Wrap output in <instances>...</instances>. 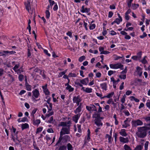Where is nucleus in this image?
Segmentation results:
<instances>
[{"label": "nucleus", "instance_id": "nucleus-1", "mask_svg": "<svg viewBox=\"0 0 150 150\" xmlns=\"http://www.w3.org/2000/svg\"><path fill=\"white\" fill-rule=\"evenodd\" d=\"M137 131L136 134L138 137L144 138L147 134V131L150 129V127H139L137 128Z\"/></svg>", "mask_w": 150, "mask_h": 150}, {"label": "nucleus", "instance_id": "nucleus-2", "mask_svg": "<svg viewBox=\"0 0 150 150\" xmlns=\"http://www.w3.org/2000/svg\"><path fill=\"white\" fill-rule=\"evenodd\" d=\"M110 66L111 68L114 69L120 68L122 70L123 69V65L120 63H117L115 64H111L110 65Z\"/></svg>", "mask_w": 150, "mask_h": 150}, {"label": "nucleus", "instance_id": "nucleus-3", "mask_svg": "<svg viewBox=\"0 0 150 150\" xmlns=\"http://www.w3.org/2000/svg\"><path fill=\"white\" fill-rule=\"evenodd\" d=\"M62 132V134H69L70 133V125H68L67 127H63L61 129L60 132Z\"/></svg>", "mask_w": 150, "mask_h": 150}, {"label": "nucleus", "instance_id": "nucleus-4", "mask_svg": "<svg viewBox=\"0 0 150 150\" xmlns=\"http://www.w3.org/2000/svg\"><path fill=\"white\" fill-rule=\"evenodd\" d=\"M132 126L134 127H136L137 126L142 125L143 124L142 122L139 120H132Z\"/></svg>", "mask_w": 150, "mask_h": 150}, {"label": "nucleus", "instance_id": "nucleus-5", "mask_svg": "<svg viewBox=\"0 0 150 150\" xmlns=\"http://www.w3.org/2000/svg\"><path fill=\"white\" fill-rule=\"evenodd\" d=\"M18 131H17L16 133H11V135L12 137V139L14 142H17V141H18V142H19L18 137L17 134H18Z\"/></svg>", "mask_w": 150, "mask_h": 150}, {"label": "nucleus", "instance_id": "nucleus-6", "mask_svg": "<svg viewBox=\"0 0 150 150\" xmlns=\"http://www.w3.org/2000/svg\"><path fill=\"white\" fill-rule=\"evenodd\" d=\"M47 84H46L44 86H42L44 93L47 95H50V92L47 88Z\"/></svg>", "mask_w": 150, "mask_h": 150}, {"label": "nucleus", "instance_id": "nucleus-7", "mask_svg": "<svg viewBox=\"0 0 150 150\" xmlns=\"http://www.w3.org/2000/svg\"><path fill=\"white\" fill-rule=\"evenodd\" d=\"M25 5L26 10L29 13H31V14H32L33 13V12H30V10L31 9L30 2L29 1H28V3H27L26 2L25 3Z\"/></svg>", "mask_w": 150, "mask_h": 150}, {"label": "nucleus", "instance_id": "nucleus-8", "mask_svg": "<svg viewBox=\"0 0 150 150\" xmlns=\"http://www.w3.org/2000/svg\"><path fill=\"white\" fill-rule=\"evenodd\" d=\"M72 100L74 103L80 102L81 100L79 96H75L74 97Z\"/></svg>", "mask_w": 150, "mask_h": 150}, {"label": "nucleus", "instance_id": "nucleus-9", "mask_svg": "<svg viewBox=\"0 0 150 150\" xmlns=\"http://www.w3.org/2000/svg\"><path fill=\"white\" fill-rule=\"evenodd\" d=\"M119 140L120 142L123 143H127L129 142V138L127 137L125 138L120 137H119Z\"/></svg>", "mask_w": 150, "mask_h": 150}, {"label": "nucleus", "instance_id": "nucleus-10", "mask_svg": "<svg viewBox=\"0 0 150 150\" xmlns=\"http://www.w3.org/2000/svg\"><path fill=\"white\" fill-rule=\"evenodd\" d=\"M95 124L98 127L102 126L103 125V123L101 122V120L99 119H96L94 120Z\"/></svg>", "mask_w": 150, "mask_h": 150}, {"label": "nucleus", "instance_id": "nucleus-11", "mask_svg": "<svg viewBox=\"0 0 150 150\" xmlns=\"http://www.w3.org/2000/svg\"><path fill=\"white\" fill-rule=\"evenodd\" d=\"M81 114L80 113H78L73 116L72 117V120L75 122V123H76L78 122V120L80 118Z\"/></svg>", "mask_w": 150, "mask_h": 150}, {"label": "nucleus", "instance_id": "nucleus-12", "mask_svg": "<svg viewBox=\"0 0 150 150\" xmlns=\"http://www.w3.org/2000/svg\"><path fill=\"white\" fill-rule=\"evenodd\" d=\"M33 96L36 98H37L40 95L39 91L37 89H35L33 91Z\"/></svg>", "mask_w": 150, "mask_h": 150}, {"label": "nucleus", "instance_id": "nucleus-13", "mask_svg": "<svg viewBox=\"0 0 150 150\" xmlns=\"http://www.w3.org/2000/svg\"><path fill=\"white\" fill-rule=\"evenodd\" d=\"M90 11L89 8H85L84 6H83L81 9L80 11L82 13L86 12L88 13Z\"/></svg>", "mask_w": 150, "mask_h": 150}, {"label": "nucleus", "instance_id": "nucleus-14", "mask_svg": "<svg viewBox=\"0 0 150 150\" xmlns=\"http://www.w3.org/2000/svg\"><path fill=\"white\" fill-rule=\"evenodd\" d=\"M89 80L88 78H86L84 79L81 80L80 82L82 84L87 85L88 82Z\"/></svg>", "mask_w": 150, "mask_h": 150}, {"label": "nucleus", "instance_id": "nucleus-15", "mask_svg": "<svg viewBox=\"0 0 150 150\" xmlns=\"http://www.w3.org/2000/svg\"><path fill=\"white\" fill-rule=\"evenodd\" d=\"M130 120H129V118H127L124 122L125 124L122 125L123 127L126 128L127 127L129 126V124L128 122H129Z\"/></svg>", "mask_w": 150, "mask_h": 150}, {"label": "nucleus", "instance_id": "nucleus-16", "mask_svg": "<svg viewBox=\"0 0 150 150\" xmlns=\"http://www.w3.org/2000/svg\"><path fill=\"white\" fill-rule=\"evenodd\" d=\"M136 69L138 74L139 76H141L142 73V69L139 67H137Z\"/></svg>", "mask_w": 150, "mask_h": 150}, {"label": "nucleus", "instance_id": "nucleus-17", "mask_svg": "<svg viewBox=\"0 0 150 150\" xmlns=\"http://www.w3.org/2000/svg\"><path fill=\"white\" fill-rule=\"evenodd\" d=\"M64 134H62V132H60V137L59 138V140L57 142V143L55 144V146H57L58 145V144L59 143H60L61 142L62 140V139H63V135Z\"/></svg>", "mask_w": 150, "mask_h": 150}, {"label": "nucleus", "instance_id": "nucleus-18", "mask_svg": "<svg viewBox=\"0 0 150 150\" xmlns=\"http://www.w3.org/2000/svg\"><path fill=\"white\" fill-rule=\"evenodd\" d=\"M125 131L126 130L125 129H122L119 133L121 135L124 137H126L127 135V134Z\"/></svg>", "mask_w": 150, "mask_h": 150}, {"label": "nucleus", "instance_id": "nucleus-19", "mask_svg": "<svg viewBox=\"0 0 150 150\" xmlns=\"http://www.w3.org/2000/svg\"><path fill=\"white\" fill-rule=\"evenodd\" d=\"M66 148H67L68 150H73L74 147L70 143H68L67 145Z\"/></svg>", "mask_w": 150, "mask_h": 150}, {"label": "nucleus", "instance_id": "nucleus-20", "mask_svg": "<svg viewBox=\"0 0 150 150\" xmlns=\"http://www.w3.org/2000/svg\"><path fill=\"white\" fill-rule=\"evenodd\" d=\"M100 85L103 89L105 90V91L107 90V86L106 83H104L100 84Z\"/></svg>", "mask_w": 150, "mask_h": 150}, {"label": "nucleus", "instance_id": "nucleus-21", "mask_svg": "<svg viewBox=\"0 0 150 150\" xmlns=\"http://www.w3.org/2000/svg\"><path fill=\"white\" fill-rule=\"evenodd\" d=\"M40 122V120H35L34 118L33 119V124L34 125H38Z\"/></svg>", "mask_w": 150, "mask_h": 150}, {"label": "nucleus", "instance_id": "nucleus-22", "mask_svg": "<svg viewBox=\"0 0 150 150\" xmlns=\"http://www.w3.org/2000/svg\"><path fill=\"white\" fill-rule=\"evenodd\" d=\"M82 110V108H80L78 107L74 110V112L76 114L80 112Z\"/></svg>", "mask_w": 150, "mask_h": 150}, {"label": "nucleus", "instance_id": "nucleus-23", "mask_svg": "<svg viewBox=\"0 0 150 150\" xmlns=\"http://www.w3.org/2000/svg\"><path fill=\"white\" fill-rule=\"evenodd\" d=\"M29 125L27 123L23 124L22 125L21 128L22 130L24 129L28 128L29 127Z\"/></svg>", "mask_w": 150, "mask_h": 150}, {"label": "nucleus", "instance_id": "nucleus-24", "mask_svg": "<svg viewBox=\"0 0 150 150\" xmlns=\"http://www.w3.org/2000/svg\"><path fill=\"white\" fill-rule=\"evenodd\" d=\"M2 52L3 53H6V54L9 53L11 54H14L16 53V52L15 51H13V50L11 51H3Z\"/></svg>", "mask_w": 150, "mask_h": 150}, {"label": "nucleus", "instance_id": "nucleus-25", "mask_svg": "<svg viewBox=\"0 0 150 150\" xmlns=\"http://www.w3.org/2000/svg\"><path fill=\"white\" fill-rule=\"evenodd\" d=\"M129 98H130V100L132 101L134 100L136 102H139V101L138 99L135 98V97L133 96H130L129 97Z\"/></svg>", "mask_w": 150, "mask_h": 150}, {"label": "nucleus", "instance_id": "nucleus-26", "mask_svg": "<svg viewBox=\"0 0 150 150\" xmlns=\"http://www.w3.org/2000/svg\"><path fill=\"white\" fill-rule=\"evenodd\" d=\"M124 148L125 150H132L131 148L127 144L124 145Z\"/></svg>", "mask_w": 150, "mask_h": 150}, {"label": "nucleus", "instance_id": "nucleus-27", "mask_svg": "<svg viewBox=\"0 0 150 150\" xmlns=\"http://www.w3.org/2000/svg\"><path fill=\"white\" fill-rule=\"evenodd\" d=\"M66 88L67 90H68L69 92H72L74 90V88L71 87V86L70 85L67 86Z\"/></svg>", "mask_w": 150, "mask_h": 150}, {"label": "nucleus", "instance_id": "nucleus-28", "mask_svg": "<svg viewBox=\"0 0 150 150\" xmlns=\"http://www.w3.org/2000/svg\"><path fill=\"white\" fill-rule=\"evenodd\" d=\"M143 148V145H138L134 149L135 150H142Z\"/></svg>", "mask_w": 150, "mask_h": 150}, {"label": "nucleus", "instance_id": "nucleus-29", "mask_svg": "<svg viewBox=\"0 0 150 150\" xmlns=\"http://www.w3.org/2000/svg\"><path fill=\"white\" fill-rule=\"evenodd\" d=\"M100 115L98 113H95L93 115V117L98 119L100 117Z\"/></svg>", "mask_w": 150, "mask_h": 150}, {"label": "nucleus", "instance_id": "nucleus-30", "mask_svg": "<svg viewBox=\"0 0 150 150\" xmlns=\"http://www.w3.org/2000/svg\"><path fill=\"white\" fill-rule=\"evenodd\" d=\"M90 135L87 134V138L85 140V144H86V143L88 142H89V140L90 139Z\"/></svg>", "mask_w": 150, "mask_h": 150}, {"label": "nucleus", "instance_id": "nucleus-31", "mask_svg": "<svg viewBox=\"0 0 150 150\" xmlns=\"http://www.w3.org/2000/svg\"><path fill=\"white\" fill-rule=\"evenodd\" d=\"M92 89L91 88H86L85 92L87 93H90L92 92Z\"/></svg>", "mask_w": 150, "mask_h": 150}, {"label": "nucleus", "instance_id": "nucleus-32", "mask_svg": "<svg viewBox=\"0 0 150 150\" xmlns=\"http://www.w3.org/2000/svg\"><path fill=\"white\" fill-rule=\"evenodd\" d=\"M146 56H145L144 57L143 59L140 61L143 64H145L147 63V61L146 59Z\"/></svg>", "mask_w": 150, "mask_h": 150}, {"label": "nucleus", "instance_id": "nucleus-33", "mask_svg": "<svg viewBox=\"0 0 150 150\" xmlns=\"http://www.w3.org/2000/svg\"><path fill=\"white\" fill-rule=\"evenodd\" d=\"M46 18L48 19L50 16V12L48 10H47L45 11Z\"/></svg>", "mask_w": 150, "mask_h": 150}, {"label": "nucleus", "instance_id": "nucleus-34", "mask_svg": "<svg viewBox=\"0 0 150 150\" xmlns=\"http://www.w3.org/2000/svg\"><path fill=\"white\" fill-rule=\"evenodd\" d=\"M85 57L83 55L79 57V60L80 62H82L84 60H85Z\"/></svg>", "mask_w": 150, "mask_h": 150}, {"label": "nucleus", "instance_id": "nucleus-35", "mask_svg": "<svg viewBox=\"0 0 150 150\" xmlns=\"http://www.w3.org/2000/svg\"><path fill=\"white\" fill-rule=\"evenodd\" d=\"M142 55V52L139 51L138 53H137V56L139 58V59H140Z\"/></svg>", "mask_w": 150, "mask_h": 150}, {"label": "nucleus", "instance_id": "nucleus-36", "mask_svg": "<svg viewBox=\"0 0 150 150\" xmlns=\"http://www.w3.org/2000/svg\"><path fill=\"white\" fill-rule=\"evenodd\" d=\"M149 144V142L148 141H146L145 144H144V150H147L148 148V146Z\"/></svg>", "mask_w": 150, "mask_h": 150}, {"label": "nucleus", "instance_id": "nucleus-37", "mask_svg": "<svg viewBox=\"0 0 150 150\" xmlns=\"http://www.w3.org/2000/svg\"><path fill=\"white\" fill-rule=\"evenodd\" d=\"M60 125L64 127H66L67 126V123L65 122H61Z\"/></svg>", "mask_w": 150, "mask_h": 150}, {"label": "nucleus", "instance_id": "nucleus-38", "mask_svg": "<svg viewBox=\"0 0 150 150\" xmlns=\"http://www.w3.org/2000/svg\"><path fill=\"white\" fill-rule=\"evenodd\" d=\"M126 97V96L125 95H124L122 97L121 99V101L122 103H124L125 102Z\"/></svg>", "mask_w": 150, "mask_h": 150}, {"label": "nucleus", "instance_id": "nucleus-39", "mask_svg": "<svg viewBox=\"0 0 150 150\" xmlns=\"http://www.w3.org/2000/svg\"><path fill=\"white\" fill-rule=\"evenodd\" d=\"M114 94V92H111V93H108L107 95L108 98H110L112 97Z\"/></svg>", "mask_w": 150, "mask_h": 150}, {"label": "nucleus", "instance_id": "nucleus-40", "mask_svg": "<svg viewBox=\"0 0 150 150\" xmlns=\"http://www.w3.org/2000/svg\"><path fill=\"white\" fill-rule=\"evenodd\" d=\"M19 67V64H16L15 65V66L13 68V69L15 71V72H16L17 70L16 69H18Z\"/></svg>", "mask_w": 150, "mask_h": 150}, {"label": "nucleus", "instance_id": "nucleus-41", "mask_svg": "<svg viewBox=\"0 0 150 150\" xmlns=\"http://www.w3.org/2000/svg\"><path fill=\"white\" fill-rule=\"evenodd\" d=\"M58 150H67L66 146L64 145L61 146L59 147Z\"/></svg>", "mask_w": 150, "mask_h": 150}, {"label": "nucleus", "instance_id": "nucleus-42", "mask_svg": "<svg viewBox=\"0 0 150 150\" xmlns=\"http://www.w3.org/2000/svg\"><path fill=\"white\" fill-rule=\"evenodd\" d=\"M11 130V133H14L16 132V129L13 127V126L12 127V128L10 129Z\"/></svg>", "mask_w": 150, "mask_h": 150}, {"label": "nucleus", "instance_id": "nucleus-43", "mask_svg": "<svg viewBox=\"0 0 150 150\" xmlns=\"http://www.w3.org/2000/svg\"><path fill=\"white\" fill-rule=\"evenodd\" d=\"M91 110H92V111H97V109L96 106L93 105H91Z\"/></svg>", "mask_w": 150, "mask_h": 150}, {"label": "nucleus", "instance_id": "nucleus-44", "mask_svg": "<svg viewBox=\"0 0 150 150\" xmlns=\"http://www.w3.org/2000/svg\"><path fill=\"white\" fill-rule=\"evenodd\" d=\"M33 146L34 149L37 150H40L39 148L37 146V145L35 143V142H33Z\"/></svg>", "mask_w": 150, "mask_h": 150}, {"label": "nucleus", "instance_id": "nucleus-45", "mask_svg": "<svg viewBox=\"0 0 150 150\" xmlns=\"http://www.w3.org/2000/svg\"><path fill=\"white\" fill-rule=\"evenodd\" d=\"M26 86L28 91H30L31 90V86L30 85L28 84H26Z\"/></svg>", "mask_w": 150, "mask_h": 150}, {"label": "nucleus", "instance_id": "nucleus-46", "mask_svg": "<svg viewBox=\"0 0 150 150\" xmlns=\"http://www.w3.org/2000/svg\"><path fill=\"white\" fill-rule=\"evenodd\" d=\"M133 0H128L127 4L128 7L130 8L131 6V4Z\"/></svg>", "mask_w": 150, "mask_h": 150}, {"label": "nucleus", "instance_id": "nucleus-47", "mask_svg": "<svg viewBox=\"0 0 150 150\" xmlns=\"http://www.w3.org/2000/svg\"><path fill=\"white\" fill-rule=\"evenodd\" d=\"M95 27L96 25L95 24H91L89 26V29L90 30H93L95 28Z\"/></svg>", "mask_w": 150, "mask_h": 150}, {"label": "nucleus", "instance_id": "nucleus-48", "mask_svg": "<svg viewBox=\"0 0 150 150\" xmlns=\"http://www.w3.org/2000/svg\"><path fill=\"white\" fill-rule=\"evenodd\" d=\"M69 76L71 77H75L76 76V75L75 73H70L69 74Z\"/></svg>", "mask_w": 150, "mask_h": 150}, {"label": "nucleus", "instance_id": "nucleus-49", "mask_svg": "<svg viewBox=\"0 0 150 150\" xmlns=\"http://www.w3.org/2000/svg\"><path fill=\"white\" fill-rule=\"evenodd\" d=\"M110 52L107 50H104L102 52H100V54H107L109 53Z\"/></svg>", "mask_w": 150, "mask_h": 150}, {"label": "nucleus", "instance_id": "nucleus-50", "mask_svg": "<svg viewBox=\"0 0 150 150\" xmlns=\"http://www.w3.org/2000/svg\"><path fill=\"white\" fill-rule=\"evenodd\" d=\"M120 20V19H119V18H117L115 19V21L117 24H119L120 22L122 21H121Z\"/></svg>", "mask_w": 150, "mask_h": 150}, {"label": "nucleus", "instance_id": "nucleus-51", "mask_svg": "<svg viewBox=\"0 0 150 150\" xmlns=\"http://www.w3.org/2000/svg\"><path fill=\"white\" fill-rule=\"evenodd\" d=\"M115 71H113L112 70H110L108 71V74L109 76H111L112 74L114 73H115Z\"/></svg>", "mask_w": 150, "mask_h": 150}, {"label": "nucleus", "instance_id": "nucleus-52", "mask_svg": "<svg viewBox=\"0 0 150 150\" xmlns=\"http://www.w3.org/2000/svg\"><path fill=\"white\" fill-rule=\"evenodd\" d=\"M19 80L20 81H22L23 79V75L20 74L18 76Z\"/></svg>", "mask_w": 150, "mask_h": 150}, {"label": "nucleus", "instance_id": "nucleus-53", "mask_svg": "<svg viewBox=\"0 0 150 150\" xmlns=\"http://www.w3.org/2000/svg\"><path fill=\"white\" fill-rule=\"evenodd\" d=\"M123 112L125 113V115L127 116H129L130 115V113L127 110H124Z\"/></svg>", "mask_w": 150, "mask_h": 150}, {"label": "nucleus", "instance_id": "nucleus-54", "mask_svg": "<svg viewBox=\"0 0 150 150\" xmlns=\"http://www.w3.org/2000/svg\"><path fill=\"white\" fill-rule=\"evenodd\" d=\"M64 138L66 141H69L70 139V137L68 135H65L64 137Z\"/></svg>", "mask_w": 150, "mask_h": 150}, {"label": "nucleus", "instance_id": "nucleus-55", "mask_svg": "<svg viewBox=\"0 0 150 150\" xmlns=\"http://www.w3.org/2000/svg\"><path fill=\"white\" fill-rule=\"evenodd\" d=\"M132 59L135 60H139L140 59L137 56H133L132 57Z\"/></svg>", "mask_w": 150, "mask_h": 150}, {"label": "nucleus", "instance_id": "nucleus-56", "mask_svg": "<svg viewBox=\"0 0 150 150\" xmlns=\"http://www.w3.org/2000/svg\"><path fill=\"white\" fill-rule=\"evenodd\" d=\"M42 129V127H39L37 129V131L36 132V133H39L40 132Z\"/></svg>", "mask_w": 150, "mask_h": 150}, {"label": "nucleus", "instance_id": "nucleus-57", "mask_svg": "<svg viewBox=\"0 0 150 150\" xmlns=\"http://www.w3.org/2000/svg\"><path fill=\"white\" fill-rule=\"evenodd\" d=\"M37 110V109L36 108H35L34 110L32 111V113H31V115H33L34 117V115L36 112Z\"/></svg>", "mask_w": 150, "mask_h": 150}, {"label": "nucleus", "instance_id": "nucleus-58", "mask_svg": "<svg viewBox=\"0 0 150 150\" xmlns=\"http://www.w3.org/2000/svg\"><path fill=\"white\" fill-rule=\"evenodd\" d=\"M132 6L133 7V9H135L137 7L139 6V5L138 4H134L132 5Z\"/></svg>", "mask_w": 150, "mask_h": 150}, {"label": "nucleus", "instance_id": "nucleus-59", "mask_svg": "<svg viewBox=\"0 0 150 150\" xmlns=\"http://www.w3.org/2000/svg\"><path fill=\"white\" fill-rule=\"evenodd\" d=\"M147 35V34L145 32H144L143 35H140L139 37L141 38H143L144 37H146Z\"/></svg>", "mask_w": 150, "mask_h": 150}, {"label": "nucleus", "instance_id": "nucleus-60", "mask_svg": "<svg viewBox=\"0 0 150 150\" xmlns=\"http://www.w3.org/2000/svg\"><path fill=\"white\" fill-rule=\"evenodd\" d=\"M119 77L121 79H125L126 78V75H122L119 76Z\"/></svg>", "mask_w": 150, "mask_h": 150}, {"label": "nucleus", "instance_id": "nucleus-61", "mask_svg": "<svg viewBox=\"0 0 150 150\" xmlns=\"http://www.w3.org/2000/svg\"><path fill=\"white\" fill-rule=\"evenodd\" d=\"M113 14V13L112 11H109L108 13V17L111 18Z\"/></svg>", "mask_w": 150, "mask_h": 150}, {"label": "nucleus", "instance_id": "nucleus-62", "mask_svg": "<svg viewBox=\"0 0 150 150\" xmlns=\"http://www.w3.org/2000/svg\"><path fill=\"white\" fill-rule=\"evenodd\" d=\"M44 52L48 56L50 57V54L48 52V51L46 50H44Z\"/></svg>", "mask_w": 150, "mask_h": 150}, {"label": "nucleus", "instance_id": "nucleus-63", "mask_svg": "<svg viewBox=\"0 0 150 150\" xmlns=\"http://www.w3.org/2000/svg\"><path fill=\"white\" fill-rule=\"evenodd\" d=\"M146 103V105L149 108H150V100H149Z\"/></svg>", "mask_w": 150, "mask_h": 150}, {"label": "nucleus", "instance_id": "nucleus-64", "mask_svg": "<svg viewBox=\"0 0 150 150\" xmlns=\"http://www.w3.org/2000/svg\"><path fill=\"white\" fill-rule=\"evenodd\" d=\"M125 38L126 40H129L131 38V37L129 35L127 34L125 36Z\"/></svg>", "mask_w": 150, "mask_h": 150}]
</instances>
